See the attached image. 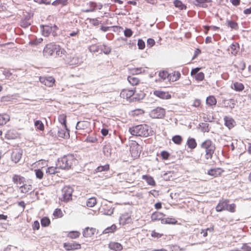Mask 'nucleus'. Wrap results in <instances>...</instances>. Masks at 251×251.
<instances>
[{"label": "nucleus", "mask_w": 251, "mask_h": 251, "mask_svg": "<svg viewBox=\"0 0 251 251\" xmlns=\"http://www.w3.org/2000/svg\"><path fill=\"white\" fill-rule=\"evenodd\" d=\"M76 162V160L73 155L68 154L59 158L56 163V166L58 168L68 170L71 169Z\"/></svg>", "instance_id": "f257e3e1"}, {"label": "nucleus", "mask_w": 251, "mask_h": 251, "mask_svg": "<svg viewBox=\"0 0 251 251\" xmlns=\"http://www.w3.org/2000/svg\"><path fill=\"white\" fill-rule=\"evenodd\" d=\"M129 131L133 136L147 137L151 130L147 125H140L130 127Z\"/></svg>", "instance_id": "f03ea898"}, {"label": "nucleus", "mask_w": 251, "mask_h": 251, "mask_svg": "<svg viewBox=\"0 0 251 251\" xmlns=\"http://www.w3.org/2000/svg\"><path fill=\"white\" fill-rule=\"evenodd\" d=\"M201 148L205 151V159L207 160L211 159L216 149L212 142L209 139L206 140L201 143Z\"/></svg>", "instance_id": "7ed1b4c3"}, {"label": "nucleus", "mask_w": 251, "mask_h": 251, "mask_svg": "<svg viewBox=\"0 0 251 251\" xmlns=\"http://www.w3.org/2000/svg\"><path fill=\"white\" fill-rule=\"evenodd\" d=\"M57 48H59V45L54 43H50L47 44L43 50V55L46 57L53 55L56 53V50H57Z\"/></svg>", "instance_id": "20e7f679"}, {"label": "nucleus", "mask_w": 251, "mask_h": 251, "mask_svg": "<svg viewBox=\"0 0 251 251\" xmlns=\"http://www.w3.org/2000/svg\"><path fill=\"white\" fill-rule=\"evenodd\" d=\"M64 60L66 64L69 65H78L83 62L82 58L80 56L76 55L72 56L69 53L64 57Z\"/></svg>", "instance_id": "39448f33"}, {"label": "nucleus", "mask_w": 251, "mask_h": 251, "mask_svg": "<svg viewBox=\"0 0 251 251\" xmlns=\"http://www.w3.org/2000/svg\"><path fill=\"white\" fill-rule=\"evenodd\" d=\"M74 191L73 188L70 186H65L62 189V196L60 200L65 202H67L72 200V193Z\"/></svg>", "instance_id": "423d86ee"}, {"label": "nucleus", "mask_w": 251, "mask_h": 251, "mask_svg": "<svg viewBox=\"0 0 251 251\" xmlns=\"http://www.w3.org/2000/svg\"><path fill=\"white\" fill-rule=\"evenodd\" d=\"M165 109L157 107L155 109H152L150 113V116L152 118H163L165 115Z\"/></svg>", "instance_id": "0eeeda50"}, {"label": "nucleus", "mask_w": 251, "mask_h": 251, "mask_svg": "<svg viewBox=\"0 0 251 251\" xmlns=\"http://www.w3.org/2000/svg\"><path fill=\"white\" fill-rule=\"evenodd\" d=\"M90 126V123L85 121H79L77 123L76 125V133L79 134H82L85 130L88 128Z\"/></svg>", "instance_id": "6e6552de"}, {"label": "nucleus", "mask_w": 251, "mask_h": 251, "mask_svg": "<svg viewBox=\"0 0 251 251\" xmlns=\"http://www.w3.org/2000/svg\"><path fill=\"white\" fill-rule=\"evenodd\" d=\"M39 81L45 86L50 87L53 86L55 80L52 76H40Z\"/></svg>", "instance_id": "1a4fd4ad"}, {"label": "nucleus", "mask_w": 251, "mask_h": 251, "mask_svg": "<svg viewBox=\"0 0 251 251\" xmlns=\"http://www.w3.org/2000/svg\"><path fill=\"white\" fill-rule=\"evenodd\" d=\"M23 151L20 149H15L12 151L11 154V160L15 163H18L21 159Z\"/></svg>", "instance_id": "9d476101"}, {"label": "nucleus", "mask_w": 251, "mask_h": 251, "mask_svg": "<svg viewBox=\"0 0 251 251\" xmlns=\"http://www.w3.org/2000/svg\"><path fill=\"white\" fill-rule=\"evenodd\" d=\"M132 219L131 216L127 213L122 214L119 218V223L120 225H125L126 224L130 223Z\"/></svg>", "instance_id": "9b49d317"}, {"label": "nucleus", "mask_w": 251, "mask_h": 251, "mask_svg": "<svg viewBox=\"0 0 251 251\" xmlns=\"http://www.w3.org/2000/svg\"><path fill=\"white\" fill-rule=\"evenodd\" d=\"M134 90L124 89L120 93V97L123 99H128L133 97L134 95Z\"/></svg>", "instance_id": "f8f14e48"}, {"label": "nucleus", "mask_w": 251, "mask_h": 251, "mask_svg": "<svg viewBox=\"0 0 251 251\" xmlns=\"http://www.w3.org/2000/svg\"><path fill=\"white\" fill-rule=\"evenodd\" d=\"M153 94L156 97L162 99L168 100L171 98V95L168 93L159 90H156L153 92Z\"/></svg>", "instance_id": "ddd939ff"}, {"label": "nucleus", "mask_w": 251, "mask_h": 251, "mask_svg": "<svg viewBox=\"0 0 251 251\" xmlns=\"http://www.w3.org/2000/svg\"><path fill=\"white\" fill-rule=\"evenodd\" d=\"M64 247L67 251L77 250L80 249V244L75 242L65 243L64 244Z\"/></svg>", "instance_id": "4468645a"}, {"label": "nucleus", "mask_w": 251, "mask_h": 251, "mask_svg": "<svg viewBox=\"0 0 251 251\" xmlns=\"http://www.w3.org/2000/svg\"><path fill=\"white\" fill-rule=\"evenodd\" d=\"M224 120L225 126L229 129H231L234 126L235 122L232 118L228 116H225Z\"/></svg>", "instance_id": "2eb2a0df"}, {"label": "nucleus", "mask_w": 251, "mask_h": 251, "mask_svg": "<svg viewBox=\"0 0 251 251\" xmlns=\"http://www.w3.org/2000/svg\"><path fill=\"white\" fill-rule=\"evenodd\" d=\"M212 2L211 0H194L192 3L196 6L202 7L206 8L207 7V5L206 3H209Z\"/></svg>", "instance_id": "dca6fc26"}, {"label": "nucleus", "mask_w": 251, "mask_h": 251, "mask_svg": "<svg viewBox=\"0 0 251 251\" xmlns=\"http://www.w3.org/2000/svg\"><path fill=\"white\" fill-rule=\"evenodd\" d=\"M228 201H229L228 200L220 201L216 207V211L217 212H221L223 210H226L227 207V203H228Z\"/></svg>", "instance_id": "f3484780"}, {"label": "nucleus", "mask_w": 251, "mask_h": 251, "mask_svg": "<svg viewBox=\"0 0 251 251\" xmlns=\"http://www.w3.org/2000/svg\"><path fill=\"white\" fill-rule=\"evenodd\" d=\"M96 232V229L93 227H86L83 231L82 234L85 237H90Z\"/></svg>", "instance_id": "a211bd4d"}, {"label": "nucleus", "mask_w": 251, "mask_h": 251, "mask_svg": "<svg viewBox=\"0 0 251 251\" xmlns=\"http://www.w3.org/2000/svg\"><path fill=\"white\" fill-rule=\"evenodd\" d=\"M114 212V209L108 205H104L101 208V212L106 215H111Z\"/></svg>", "instance_id": "6ab92c4d"}, {"label": "nucleus", "mask_w": 251, "mask_h": 251, "mask_svg": "<svg viewBox=\"0 0 251 251\" xmlns=\"http://www.w3.org/2000/svg\"><path fill=\"white\" fill-rule=\"evenodd\" d=\"M168 79L170 81L174 82L177 80L180 77L181 75L179 72L174 71L169 74Z\"/></svg>", "instance_id": "aec40b11"}, {"label": "nucleus", "mask_w": 251, "mask_h": 251, "mask_svg": "<svg viewBox=\"0 0 251 251\" xmlns=\"http://www.w3.org/2000/svg\"><path fill=\"white\" fill-rule=\"evenodd\" d=\"M57 50H56L55 55L56 57H64L66 56L68 53L62 48L59 45V48H57Z\"/></svg>", "instance_id": "412c9836"}, {"label": "nucleus", "mask_w": 251, "mask_h": 251, "mask_svg": "<svg viewBox=\"0 0 251 251\" xmlns=\"http://www.w3.org/2000/svg\"><path fill=\"white\" fill-rule=\"evenodd\" d=\"M13 182L16 184H23L25 181V178L19 175H14L12 177Z\"/></svg>", "instance_id": "4be33fe9"}, {"label": "nucleus", "mask_w": 251, "mask_h": 251, "mask_svg": "<svg viewBox=\"0 0 251 251\" xmlns=\"http://www.w3.org/2000/svg\"><path fill=\"white\" fill-rule=\"evenodd\" d=\"M109 248L115 251H121L123 249L122 245L117 242H110L109 244Z\"/></svg>", "instance_id": "5701e85b"}, {"label": "nucleus", "mask_w": 251, "mask_h": 251, "mask_svg": "<svg viewBox=\"0 0 251 251\" xmlns=\"http://www.w3.org/2000/svg\"><path fill=\"white\" fill-rule=\"evenodd\" d=\"M102 151L103 154L106 156H109L111 152V147L109 143H105V144L102 148Z\"/></svg>", "instance_id": "b1692460"}, {"label": "nucleus", "mask_w": 251, "mask_h": 251, "mask_svg": "<svg viewBox=\"0 0 251 251\" xmlns=\"http://www.w3.org/2000/svg\"><path fill=\"white\" fill-rule=\"evenodd\" d=\"M145 96V94L144 92L140 91L138 93H136V94L134 93V96L130 99V101H138L141 100H143Z\"/></svg>", "instance_id": "393cba45"}, {"label": "nucleus", "mask_w": 251, "mask_h": 251, "mask_svg": "<svg viewBox=\"0 0 251 251\" xmlns=\"http://www.w3.org/2000/svg\"><path fill=\"white\" fill-rule=\"evenodd\" d=\"M42 34L46 37L48 36L52 30V27L49 25H42Z\"/></svg>", "instance_id": "a878e982"}, {"label": "nucleus", "mask_w": 251, "mask_h": 251, "mask_svg": "<svg viewBox=\"0 0 251 251\" xmlns=\"http://www.w3.org/2000/svg\"><path fill=\"white\" fill-rule=\"evenodd\" d=\"M164 216V215L163 213L158 212H155L151 215V219L152 221L161 220L162 222V220L163 219Z\"/></svg>", "instance_id": "bb28decb"}, {"label": "nucleus", "mask_w": 251, "mask_h": 251, "mask_svg": "<svg viewBox=\"0 0 251 251\" xmlns=\"http://www.w3.org/2000/svg\"><path fill=\"white\" fill-rule=\"evenodd\" d=\"M142 179L146 181L147 183L150 185L154 186L156 184L153 178L151 176L148 175H143L142 176Z\"/></svg>", "instance_id": "cd10ccee"}, {"label": "nucleus", "mask_w": 251, "mask_h": 251, "mask_svg": "<svg viewBox=\"0 0 251 251\" xmlns=\"http://www.w3.org/2000/svg\"><path fill=\"white\" fill-rule=\"evenodd\" d=\"M239 47L238 44H232L230 46V48L228 49L229 50H230V53L233 55L235 56L238 52L239 51Z\"/></svg>", "instance_id": "c85d7f7f"}, {"label": "nucleus", "mask_w": 251, "mask_h": 251, "mask_svg": "<svg viewBox=\"0 0 251 251\" xmlns=\"http://www.w3.org/2000/svg\"><path fill=\"white\" fill-rule=\"evenodd\" d=\"M32 189V186L30 184H24L20 187V190L22 193H28Z\"/></svg>", "instance_id": "c756f323"}, {"label": "nucleus", "mask_w": 251, "mask_h": 251, "mask_svg": "<svg viewBox=\"0 0 251 251\" xmlns=\"http://www.w3.org/2000/svg\"><path fill=\"white\" fill-rule=\"evenodd\" d=\"M206 103L209 106L215 105L217 103V100L213 96H210L206 100Z\"/></svg>", "instance_id": "7c9ffc66"}, {"label": "nucleus", "mask_w": 251, "mask_h": 251, "mask_svg": "<svg viewBox=\"0 0 251 251\" xmlns=\"http://www.w3.org/2000/svg\"><path fill=\"white\" fill-rule=\"evenodd\" d=\"M222 173V171L220 168L211 169L208 171L207 174L211 176L216 177L220 175Z\"/></svg>", "instance_id": "2f4dec72"}, {"label": "nucleus", "mask_w": 251, "mask_h": 251, "mask_svg": "<svg viewBox=\"0 0 251 251\" xmlns=\"http://www.w3.org/2000/svg\"><path fill=\"white\" fill-rule=\"evenodd\" d=\"M10 120V117L8 115L0 114V125H3L6 124Z\"/></svg>", "instance_id": "473e14b6"}, {"label": "nucleus", "mask_w": 251, "mask_h": 251, "mask_svg": "<svg viewBox=\"0 0 251 251\" xmlns=\"http://www.w3.org/2000/svg\"><path fill=\"white\" fill-rule=\"evenodd\" d=\"M188 147L191 149H194L197 147V143L194 138H189L187 142Z\"/></svg>", "instance_id": "72a5a7b5"}, {"label": "nucleus", "mask_w": 251, "mask_h": 251, "mask_svg": "<svg viewBox=\"0 0 251 251\" xmlns=\"http://www.w3.org/2000/svg\"><path fill=\"white\" fill-rule=\"evenodd\" d=\"M68 0H55L51 3V4L55 6H57L59 5L66 6L68 4Z\"/></svg>", "instance_id": "f704fd0d"}, {"label": "nucleus", "mask_w": 251, "mask_h": 251, "mask_svg": "<svg viewBox=\"0 0 251 251\" xmlns=\"http://www.w3.org/2000/svg\"><path fill=\"white\" fill-rule=\"evenodd\" d=\"M177 222L174 218H167L162 220V224H175Z\"/></svg>", "instance_id": "c9c22d12"}, {"label": "nucleus", "mask_w": 251, "mask_h": 251, "mask_svg": "<svg viewBox=\"0 0 251 251\" xmlns=\"http://www.w3.org/2000/svg\"><path fill=\"white\" fill-rule=\"evenodd\" d=\"M97 203V201L95 198L92 197L88 199L86 202V205L88 207H94Z\"/></svg>", "instance_id": "e433bc0d"}, {"label": "nucleus", "mask_w": 251, "mask_h": 251, "mask_svg": "<svg viewBox=\"0 0 251 251\" xmlns=\"http://www.w3.org/2000/svg\"><path fill=\"white\" fill-rule=\"evenodd\" d=\"M128 82L132 85H136L138 84L139 80L138 78L133 76H129L127 77Z\"/></svg>", "instance_id": "4c0bfd02"}, {"label": "nucleus", "mask_w": 251, "mask_h": 251, "mask_svg": "<svg viewBox=\"0 0 251 251\" xmlns=\"http://www.w3.org/2000/svg\"><path fill=\"white\" fill-rule=\"evenodd\" d=\"M109 169V165L107 164L103 166H100L95 169L96 172H101L102 171H107Z\"/></svg>", "instance_id": "58836bf2"}, {"label": "nucleus", "mask_w": 251, "mask_h": 251, "mask_svg": "<svg viewBox=\"0 0 251 251\" xmlns=\"http://www.w3.org/2000/svg\"><path fill=\"white\" fill-rule=\"evenodd\" d=\"M88 49L91 52L96 53L100 50V46L96 44H94L90 46Z\"/></svg>", "instance_id": "ea45409f"}, {"label": "nucleus", "mask_w": 251, "mask_h": 251, "mask_svg": "<svg viewBox=\"0 0 251 251\" xmlns=\"http://www.w3.org/2000/svg\"><path fill=\"white\" fill-rule=\"evenodd\" d=\"M174 4L176 7L179 8L180 10L185 9L186 8V6L179 0H175L174 2Z\"/></svg>", "instance_id": "a19ab883"}, {"label": "nucleus", "mask_w": 251, "mask_h": 251, "mask_svg": "<svg viewBox=\"0 0 251 251\" xmlns=\"http://www.w3.org/2000/svg\"><path fill=\"white\" fill-rule=\"evenodd\" d=\"M234 89L236 91H242L244 89V85L240 82H235L233 84Z\"/></svg>", "instance_id": "79ce46f5"}, {"label": "nucleus", "mask_w": 251, "mask_h": 251, "mask_svg": "<svg viewBox=\"0 0 251 251\" xmlns=\"http://www.w3.org/2000/svg\"><path fill=\"white\" fill-rule=\"evenodd\" d=\"M145 69L143 68H135L131 70V73L133 75H138L145 72Z\"/></svg>", "instance_id": "37998d69"}, {"label": "nucleus", "mask_w": 251, "mask_h": 251, "mask_svg": "<svg viewBox=\"0 0 251 251\" xmlns=\"http://www.w3.org/2000/svg\"><path fill=\"white\" fill-rule=\"evenodd\" d=\"M173 142L177 145H180L182 141V138L180 135H175L172 138Z\"/></svg>", "instance_id": "c03bdc74"}, {"label": "nucleus", "mask_w": 251, "mask_h": 251, "mask_svg": "<svg viewBox=\"0 0 251 251\" xmlns=\"http://www.w3.org/2000/svg\"><path fill=\"white\" fill-rule=\"evenodd\" d=\"M80 233L79 232L77 231H70L68 234V236L72 239H75L78 237L80 235Z\"/></svg>", "instance_id": "a18cd8bd"}, {"label": "nucleus", "mask_w": 251, "mask_h": 251, "mask_svg": "<svg viewBox=\"0 0 251 251\" xmlns=\"http://www.w3.org/2000/svg\"><path fill=\"white\" fill-rule=\"evenodd\" d=\"M226 23L227 25L232 29H237L238 28V24L234 21L227 20Z\"/></svg>", "instance_id": "49530a36"}, {"label": "nucleus", "mask_w": 251, "mask_h": 251, "mask_svg": "<svg viewBox=\"0 0 251 251\" xmlns=\"http://www.w3.org/2000/svg\"><path fill=\"white\" fill-rule=\"evenodd\" d=\"M36 128L40 130H43L44 129V126L43 123L40 120H37L34 123Z\"/></svg>", "instance_id": "de8ad7c7"}, {"label": "nucleus", "mask_w": 251, "mask_h": 251, "mask_svg": "<svg viewBox=\"0 0 251 251\" xmlns=\"http://www.w3.org/2000/svg\"><path fill=\"white\" fill-rule=\"evenodd\" d=\"M58 135L61 138H67L69 136V132L64 129H60L58 131Z\"/></svg>", "instance_id": "09e8293b"}, {"label": "nucleus", "mask_w": 251, "mask_h": 251, "mask_svg": "<svg viewBox=\"0 0 251 251\" xmlns=\"http://www.w3.org/2000/svg\"><path fill=\"white\" fill-rule=\"evenodd\" d=\"M50 220L48 217H44L41 220V224L42 226L46 227L50 224Z\"/></svg>", "instance_id": "8fccbe9b"}, {"label": "nucleus", "mask_w": 251, "mask_h": 251, "mask_svg": "<svg viewBox=\"0 0 251 251\" xmlns=\"http://www.w3.org/2000/svg\"><path fill=\"white\" fill-rule=\"evenodd\" d=\"M116 226L115 225H112L111 226L105 228L103 231L104 233H109L113 232L116 229Z\"/></svg>", "instance_id": "3c124183"}, {"label": "nucleus", "mask_w": 251, "mask_h": 251, "mask_svg": "<svg viewBox=\"0 0 251 251\" xmlns=\"http://www.w3.org/2000/svg\"><path fill=\"white\" fill-rule=\"evenodd\" d=\"M100 50L103 51L104 53L108 54L110 52L111 49L109 47L103 45L100 46Z\"/></svg>", "instance_id": "603ef678"}, {"label": "nucleus", "mask_w": 251, "mask_h": 251, "mask_svg": "<svg viewBox=\"0 0 251 251\" xmlns=\"http://www.w3.org/2000/svg\"><path fill=\"white\" fill-rule=\"evenodd\" d=\"M169 74L168 73V72L165 71H162L159 72V76L161 79H162L163 80H165L166 78H169Z\"/></svg>", "instance_id": "864d4df0"}, {"label": "nucleus", "mask_w": 251, "mask_h": 251, "mask_svg": "<svg viewBox=\"0 0 251 251\" xmlns=\"http://www.w3.org/2000/svg\"><path fill=\"white\" fill-rule=\"evenodd\" d=\"M57 173V168L54 167H50L46 170V173L48 175H53Z\"/></svg>", "instance_id": "5fc2aeb1"}, {"label": "nucleus", "mask_w": 251, "mask_h": 251, "mask_svg": "<svg viewBox=\"0 0 251 251\" xmlns=\"http://www.w3.org/2000/svg\"><path fill=\"white\" fill-rule=\"evenodd\" d=\"M235 204L232 203L230 204H228V203H227V207L226 208V210L233 213L235 211Z\"/></svg>", "instance_id": "6e6d98bb"}, {"label": "nucleus", "mask_w": 251, "mask_h": 251, "mask_svg": "<svg viewBox=\"0 0 251 251\" xmlns=\"http://www.w3.org/2000/svg\"><path fill=\"white\" fill-rule=\"evenodd\" d=\"M31 25L30 21L22 19L20 22V25L24 28H27Z\"/></svg>", "instance_id": "4d7b16f0"}, {"label": "nucleus", "mask_w": 251, "mask_h": 251, "mask_svg": "<svg viewBox=\"0 0 251 251\" xmlns=\"http://www.w3.org/2000/svg\"><path fill=\"white\" fill-rule=\"evenodd\" d=\"M36 177L38 179H42L44 176L43 172L40 169L35 170Z\"/></svg>", "instance_id": "13d9d810"}, {"label": "nucleus", "mask_w": 251, "mask_h": 251, "mask_svg": "<svg viewBox=\"0 0 251 251\" xmlns=\"http://www.w3.org/2000/svg\"><path fill=\"white\" fill-rule=\"evenodd\" d=\"M195 79L198 81H202L204 78V75L202 72H199L195 76Z\"/></svg>", "instance_id": "bf43d9fd"}, {"label": "nucleus", "mask_w": 251, "mask_h": 251, "mask_svg": "<svg viewBox=\"0 0 251 251\" xmlns=\"http://www.w3.org/2000/svg\"><path fill=\"white\" fill-rule=\"evenodd\" d=\"M59 122L62 124L64 125L65 127L66 128V117L64 115H60L59 117Z\"/></svg>", "instance_id": "052dcab7"}, {"label": "nucleus", "mask_w": 251, "mask_h": 251, "mask_svg": "<svg viewBox=\"0 0 251 251\" xmlns=\"http://www.w3.org/2000/svg\"><path fill=\"white\" fill-rule=\"evenodd\" d=\"M34 1L39 4L49 5L51 3V0H34Z\"/></svg>", "instance_id": "680f3d73"}, {"label": "nucleus", "mask_w": 251, "mask_h": 251, "mask_svg": "<svg viewBox=\"0 0 251 251\" xmlns=\"http://www.w3.org/2000/svg\"><path fill=\"white\" fill-rule=\"evenodd\" d=\"M137 45L138 46L139 49L140 50H143L145 47V43L144 41L142 39L138 40Z\"/></svg>", "instance_id": "e2e57ef3"}, {"label": "nucleus", "mask_w": 251, "mask_h": 251, "mask_svg": "<svg viewBox=\"0 0 251 251\" xmlns=\"http://www.w3.org/2000/svg\"><path fill=\"white\" fill-rule=\"evenodd\" d=\"M97 141V139L95 136H88L85 141L89 143H95Z\"/></svg>", "instance_id": "0e129e2a"}, {"label": "nucleus", "mask_w": 251, "mask_h": 251, "mask_svg": "<svg viewBox=\"0 0 251 251\" xmlns=\"http://www.w3.org/2000/svg\"><path fill=\"white\" fill-rule=\"evenodd\" d=\"M132 31L130 29L126 28L124 31L125 36L126 37H130L132 35Z\"/></svg>", "instance_id": "69168bd1"}, {"label": "nucleus", "mask_w": 251, "mask_h": 251, "mask_svg": "<svg viewBox=\"0 0 251 251\" xmlns=\"http://www.w3.org/2000/svg\"><path fill=\"white\" fill-rule=\"evenodd\" d=\"M161 156L163 159L166 160L168 159L170 154L166 151H162L161 152Z\"/></svg>", "instance_id": "338daca9"}, {"label": "nucleus", "mask_w": 251, "mask_h": 251, "mask_svg": "<svg viewBox=\"0 0 251 251\" xmlns=\"http://www.w3.org/2000/svg\"><path fill=\"white\" fill-rule=\"evenodd\" d=\"M17 248L11 245H8L5 248L3 251H16Z\"/></svg>", "instance_id": "774afa93"}]
</instances>
